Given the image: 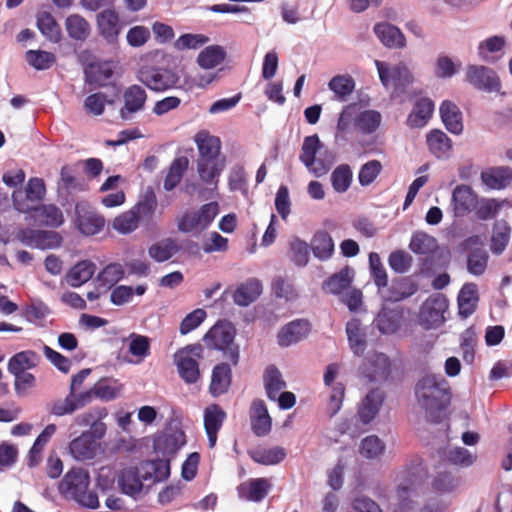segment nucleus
<instances>
[{"label": "nucleus", "mask_w": 512, "mask_h": 512, "mask_svg": "<svg viewBox=\"0 0 512 512\" xmlns=\"http://www.w3.org/2000/svg\"><path fill=\"white\" fill-rule=\"evenodd\" d=\"M39 355L33 350H24L15 353L8 361L7 369L9 373L23 372L36 367V360Z\"/></svg>", "instance_id": "obj_50"}, {"label": "nucleus", "mask_w": 512, "mask_h": 512, "mask_svg": "<svg viewBox=\"0 0 512 512\" xmlns=\"http://www.w3.org/2000/svg\"><path fill=\"white\" fill-rule=\"evenodd\" d=\"M152 479L150 471L140 473V466H129L118 472L117 483L122 494L137 499L145 488L144 482Z\"/></svg>", "instance_id": "obj_10"}, {"label": "nucleus", "mask_w": 512, "mask_h": 512, "mask_svg": "<svg viewBox=\"0 0 512 512\" xmlns=\"http://www.w3.org/2000/svg\"><path fill=\"white\" fill-rule=\"evenodd\" d=\"M90 484L89 473L81 468H72L59 482L61 494H70L71 498L81 507L97 509L100 506L99 497L94 491H87Z\"/></svg>", "instance_id": "obj_3"}, {"label": "nucleus", "mask_w": 512, "mask_h": 512, "mask_svg": "<svg viewBox=\"0 0 512 512\" xmlns=\"http://www.w3.org/2000/svg\"><path fill=\"white\" fill-rule=\"evenodd\" d=\"M124 105L119 110V117L123 121H129L133 115L141 112L145 108L147 93L145 89L133 84L128 86L123 92Z\"/></svg>", "instance_id": "obj_17"}, {"label": "nucleus", "mask_w": 512, "mask_h": 512, "mask_svg": "<svg viewBox=\"0 0 512 512\" xmlns=\"http://www.w3.org/2000/svg\"><path fill=\"white\" fill-rule=\"evenodd\" d=\"M387 288V294L383 296L385 302L396 303L414 295L418 289V283L410 277L394 278Z\"/></svg>", "instance_id": "obj_24"}, {"label": "nucleus", "mask_w": 512, "mask_h": 512, "mask_svg": "<svg viewBox=\"0 0 512 512\" xmlns=\"http://www.w3.org/2000/svg\"><path fill=\"white\" fill-rule=\"evenodd\" d=\"M25 60L37 71H44L52 67L56 61L54 53L37 49L27 50L25 52Z\"/></svg>", "instance_id": "obj_54"}, {"label": "nucleus", "mask_w": 512, "mask_h": 512, "mask_svg": "<svg viewBox=\"0 0 512 512\" xmlns=\"http://www.w3.org/2000/svg\"><path fill=\"white\" fill-rule=\"evenodd\" d=\"M194 141L200 155V159L197 161L199 177L203 183L213 184L216 190L219 182L218 178L224 168L223 164L215 162L221 151L220 138L211 135L207 131H200L195 135Z\"/></svg>", "instance_id": "obj_1"}, {"label": "nucleus", "mask_w": 512, "mask_h": 512, "mask_svg": "<svg viewBox=\"0 0 512 512\" xmlns=\"http://www.w3.org/2000/svg\"><path fill=\"white\" fill-rule=\"evenodd\" d=\"M373 31L379 41L387 48H404L406 38L399 27L388 22L376 23Z\"/></svg>", "instance_id": "obj_25"}, {"label": "nucleus", "mask_w": 512, "mask_h": 512, "mask_svg": "<svg viewBox=\"0 0 512 512\" xmlns=\"http://www.w3.org/2000/svg\"><path fill=\"white\" fill-rule=\"evenodd\" d=\"M56 429L57 427L55 424H48L36 437L28 452L29 467L33 468L39 465L41 461V452L56 432Z\"/></svg>", "instance_id": "obj_40"}, {"label": "nucleus", "mask_w": 512, "mask_h": 512, "mask_svg": "<svg viewBox=\"0 0 512 512\" xmlns=\"http://www.w3.org/2000/svg\"><path fill=\"white\" fill-rule=\"evenodd\" d=\"M140 223V217L134 216L130 210L121 213L112 221V228L121 235L134 232Z\"/></svg>", "instance_id": "obj_64"}, {"label": "nucleus", "mask_w": 512, "mask_h": 512, "mask_svg": "<svg viewBox=\"0 0 512 512\" xmlns=\"http://www.w3.org/2000/svg\"><path fill=\"white\" fill-rule=\"evenodd\" d=\"M233 380V372L231 365L226 362L216 364L211 372V381L209 384V393L212 397L217 398L226 394Z\"/></svg>", "instance_id": "obj_22"}, {"label": "nucleus", "mask_w": 512, "mask_h": 512, "mask_svg": "<svg viewBox=\"0 0 512 512\" xmlns=\"http://www.w3.org/2000/svg\"><path fill=\"white\" fill-rule=\"evenodd\" d=\"M489 260V254L482 248H474L466 258V268L469 274L481 276L484 274Z\"/></svg>", "instance_id": "obj_55"}, {"label": "nucleus", "mask_w": 512, "mask_h": 512, "mask_svg": "<svg viewBox=\"0 0 512 512\" xmlns=\"http://www.w3.org/2000/svg\"><path fill=\"white\" fill-rule=\"evenodd\" d=\"M330 181L333 190L342 194L349 190L353 181V171L349 164H339L331 173Z\"/></svg>", "instance_id": "obj_47"}, {"label": "nucleus", "mask_w": 512, "mask_h": 512, "mask_svg": "<svg viewBox=\"0 0 512 512\" xmlns=\"http://www.w3.org/2000/svg\"><path fill=\"white\" fill-rule=\"evenodd\" d=\"M385 398V393L381 389H371L358 408L357 416L359 421L364 425L370 424L378 415Z\"/></svg>", "instance_id": "obj_21"}, {"label": "nucleus", "mask_w": 512, "mask_h": 512, "mask_svg": "<svg viewBox=\"0 0 512 512\" xmlns=\"http://www.w3.org/2000/svg\"><path fill=\"white\" fill-rule=\"evenodd\" d=\"M465 80L480 91L499 92L501 89V81L497 73L484 65H468Z\"/></svg>", "instance_id": "obj_11"}, {"label": "nucleus", "mask_w": 512, "mask_h": 512, "mask_svg": "<svg viewBox=\"0 0 512 512\" xmlns=\"http://www.w3.org/2000/svg\"><path fill=\"white\" fill-rule=\"evenodd\" d=\"M383 166L377 159H372L360 166L358 171V182L360 186L367 187L371 185L380 175Z\"/></svg>", "instance_id": "obj_63"}, {"label": "nucleus", "mask_w": 512, "mask_h": 512, "mask_svg": "<svg viewBox=\"0 0 512 512\" xmlns=\"http://www.w3.org/2000/svg\"><path fill=\"white\" fill-rule=\"evenodd\" d=\"M226 416V412L220 405L211 404L207 406L203 413L204 429L219 431Z\"/></svg>", "instance_id": "obj_62"}, {"label": "nucleus", "mask_w": 512, "mask_h": 512, "mask_svg": "<svg viewBox=\"0 0 512 512\" xmlns=\"http://www.w3.org/2000/svg\"><path fill=\"white\" fill-rule=\"evenodd\" d=\"M171 459L168 457H156L154 459H144L140 461V468L152 467V479L155 483L166 481L171 475Z\"/></svg>", "instance_id": "obj_45"}, {"label": "nucleus", "mask_w": 512, "mask_h": 512, "mask_svg": "<svg viewBox=\"0 0 512 512\" xmlns=\"http://www.w3.org/2000/svg\"><path fill=\"white\" fill-rule=\"evenodd\" d=\"M178 252H180L178 242L173 238L155 242L148 248L149 257L157 263L170 260Z\"/></svg>", "instance_id": "obj_41"}, {"label": "nucleus", "mask_w": 512, "mask_h": 512, "mask_svg": "<svg viewBox=\"0 0 512 512\" xmlns=\"http://www.w3.org/2000/svg\"><path fill=\"white\" fill-rule=\"evenodd\" d=\"M185 444L186 435L179 419H171L165 431H158L152 436L153 452L171 460Z\"/></svg>", "instance_id": "obj_6"}, {"label": "nucleus", "mask_w": 512, "mask_h": 512, "mask_svg": "<svg viewBox=\"0 0 512 512\" xmlns=\"http://www.w3.org/2000/svg\"><path fill=\"white\" fill-rule=\"evenodd\" d=\"M310 249L315 258L320 261H327L334 254L335 244L326 230H318L311 239Z\"/></svg>", "instance_id": "obj_35"}, {"label": "nucleus", "mask_w": 512, "mask_h": 512, "mask_svg": "<svg viewBox=\"0 0 512 512\" xmlns=\"http://www.w3.org/2000/svg\"><path fill=\"white\" fill-rule=\"evenodd\" d=\"M385 451V443L377 435L364 437L359 446V453L366 459L379 458Z\"/></svg>", "instance_id": "obj_58"}, {"label": "nucleus", "mask_w": 512, "mask_h": 512, "mask_svg": "<svg viewBox=\"0 0 512 512\" xmlns=\"http://www.w3.org/2000/svg\"><path fill=\"white\" fill-rule=\"evenodd\" d=\"M263 292V286L258 278H249L239 284L233 292V302L239 307H248L255 302Z\"/></svg>", "instance_id": "obj_28"}, {"label": "nucleus", "mask_w": 512, "mask_h": 512, "mask_svg": "<svg viewBox=\"0 0 512 512\" xmlns=\"http://www.w3.org/2000/svg\"><path fill=\"white\" fill-rule=\"evenodd\" d=\"M479 302L478 287L473 282L465 283L458 292L457 305L458 316L466 319L471 316L477 309Z\"/></svg>", "instance_id": "obj_27"}, {"label": "nucleus", "mask_w": 512, "mask_h": 512, "mask_svg": "<svg viewBox=\"0 0 512 512\" xmlns=\"http://www.w3.org/2000/svg\"><path fill=\"white\" fill-rule=\"evenodd\" d=\"M392 373L390 358L382 352L375 353L369 361L366 377L370 382H386Z\"/></svg>", "instance_id": "obj_32"}, {"label": "nucleus", "mask_w": 512, "mask_h": 512, "mask_svg": "<svg viewBox=\"0 0 512 512\" xmlns=\"http://www.w3.org/2000/svg\"><path fill=\"white\" fill-rule=\"evenodd\" d=\"M371 278L375 286L380 290L388 287V275L380 256L377 252H370L368 255Z\"/></svg>", "instance_id": "obj_59"}, {"label": "nucleus", "mask_w": 512, "mask_h": 512, "mask_svg": "<svg viewBox=\"0 0 512 512\" xmlns=\"http://www.w3.org/2000/svg\"><path fill=\"white\" fill-rule=\"evenodd\" d=\"M98 34L109 45L118 43L119 35L122 30L118 13L111 8L102 10L96 17Z\"/></svg>", "instance_id": "obj_16"}, {"label": "nucleus", "mask_w": 512, "mask_h": 512, "mask_svg": "<svg viewBox=\"0 0 512 512\" xmlns=\"http://www.w3.org/2000/svg\"><path fill=\"white\" fill-rule=\"evenodd\" d=\"M123 341H129V353L138 357L140 360H143L150 355L149 337L133 332L127 338H124Z\"/></svg>", "instance_id": "obj_61"}, {"label": "nucleus", "mask_w": 512, "mask_h": 512, "mask_svg": "<svg viewBox=\"0 0 512 512\" xmlns=\"http://www.w3.org/2000/svg\"><path fill=\"white\" fill-rule=\"evenodd\" d=\"M355 271L349 265L344 266L338 272L326 278L322 284L324 292L332 295H340L350 288L353 283Z\"/></svg>", "instance_id": "obj_29"}, {"label": "nucleus", "mask_w": 512, "mask_h": 512, "mask_svg": "<svg viewBox=\"0 0 512 512\" xmlns=\"http://www.w3.org/2000/svg\"><path fill=\"white\" fill-rule=\"evenodd\" d=\"M236 333V327L231 321L220 319L204 334L202 340L209 348L222 352L231 365L237 366L240 348L234 343Z\"/></svg>", "instance_id": "obj_4"}, {"label": "nucleus", "mask_w": 512, "mask_h": 512, "mask_svg": "<svg viewBox=\"0 0 512 512\" xmlns=\"http://www.w3.org/2000/svg\"><path fill=\"white\" fill-rule=\"evenodd\" d=\"M449 307L447 297L442 293L429 296L421 305L418 320L425 330L435 329L445 322L444 313Z\"/></svg>", "instance_id": "obj_7"}, {"label": "nucleus", "mask_w": 512, "mask_h": 512, "mask_svg": "<svg viewBox=\"0 0 512 512\" xmlns=\"http://www.w3.org/2000/svg\"><path fill=\"white\" fill-rule=\"evenodd\" d=\"M136 78L149 90L165 93L175 90L181 77L176 69L157 64H145L139 67Z\"/></svg>", "instance_id": "obj_5"}, {"label": "nucleus", "mask_w": 512, "mask_h": 512, "mask_svg": "<svg viewBox=\"0 0 512 512\" xmlns=\"http://www.w3.org/2000/svg\"><path fill=\"white\" fill-rule=\"evenodd\" d=\"M355 80L349 74L336 75L328 83V89L335 94L340 101H345L355 89Z\"/></svg>", "instance_id": "obj_51"}, {"label": "nucleus", "mask_w": 512, "mask_h": 512, "mask_svg": "<svg viewBox=\"0 0 512 512\" xmlns=\"http://www.w3.org/2000/svg\"><path fill=\"white\" fill-rule=\"evenodd\" d=\"M36 25L40 33L50 42L59 43L62 40L61 27L50 12L39 13Z\"/></svg>", "instance_id": "obj_37"}, {"label": "nucleus", "mask_w": 512, "mask_h": 512, "mask_svg": "<svg viewBox=\"0 0 512 512\" xmlns=\"http://www.w3.org/2000/svg\"><path fill=\"white\" fill-rule=\"evenodd\" d=\"M409 249L417 255L434 254L438 249V242L434 236L424 231H415L411 236Z\"/></svg>", "instance_id": "obj_43"}, {"label": "nucleus", "mask_w": 512, "mask_h": 512, "mask_svg": "<svg viewBox=\"0 0 512 512\" xmlns=\"http://www.w3.org/2000/svg\"><path fill=\"white\" fill-rule=\"evenodd\" d=\"M85 82L89 85H93L97 82L95 73L99 74L104 79H111L114 71L110 65V62H90L84 67L83 70Z\"/></svg>", "instance_id": "obj_60"}, {"label": "nucleus", "mask_w": 512, "mask_h": 512, "mask_svg": "<svg viewBox=\"0 0 512 512\" xmlns=\"http://www.w3.org/2000/svg\"><path fill=\"white\" fill-rule=\"evenodd\" d=\"M434 393L422 392L418 398L426 411L427 419L432 424H440L444 419V411L450 405L451 393L449 386L435 391Z\"/></svg>", "instance_id": "obj_9"}, {"label": "nucleus", "mask_w": 512, "mask_h": 512, "mask_svg": "<svg viewBox=\"0 0 512 512\" xmlns=\"http://www.w3.org/2000/svg\"><path fill=\"white\" fill-rule=\"evenodd\" d=\"M30 218L35 222L52 228H58L63 225L64 217L61 209L55 204H40L34 206Z\"/></svg>", "instance_id": "obj_31"}, {"label": "nucleus", "mask_w": 512, "mask_h": 512, "mask_svg": "<svg viewBox=\"0 0 512 512\" xmlns=\"http://www.w3.org/2000/svg\"><path fill=\"white\" fill-rule=\"evenodd\" d=\"M176 366L180 378L186 384H194L199 380L201 373L196 359L188 355L181 356L176 360Z\"/></svg>", "instance_id": "obj_48"}, {"label": "nucleus", "mask_w": 512, "mask_h": 512, "mask_svg": "<svg viewBox=\"0 0 512 512\" xmlns=\"http://www.w3.org/2000/svg\"><path fill=\"white\" fill-rule=\"evenodd\" d=\"M157 208V197L152 187H147L143 199L138 201L137 204L130 209L134 216L140 217H152Z\"/></svg>", "instance_id": "obj_57"}, {"label": "nucleus", "mask_w": 512, "mask_h": 512, "mask_svg": "<svg viewBox=\"0 0 512 512\" xmlns=\"http://www.w3.org/2000/svg\"><path fill=\"white\" fill-rule=\"evenodd\" d=\"M428 150L437 159H447L453 147L451 138L441 129L434 128L426 134Z\"/></svg>", "instance_id": "obj_30"}, {"label": "nucleus", "mask_w": 512, "mask_h": 512, "mask_svg": "<svg viewBox=\"0 0 512 512\" xmlns=\"http://www.w3.org/2000/svg\"><path fill=\"white\" fill-rule=\"evenodd\" d=\"M65 28L68 36L76 41H85L90 34L88 21L79 14H71L65 20Z\"/></svg>", "instance_id": "obj_46"}, {"label": "nucleus", "mask_w": 512, "mask_h": 512, "mask_svg": "<svg viewBox=\"0 0 512 512\" xmlns=\"http://www.w3.org/2000/svg\"><path fill=\"white\" fill-rule=\"evenodd\" d=\"M480 179L488 190H504L512 183V168L492 166L481 171Z\"/></svg>", "instance_id": "obj_20"}, {"label": "nucleus", "mask_w": 512, "mask_h": 512, "mask_svg": "<svg viewBox=\"0 0 512 512\" xmlns=\"http://www.w3.org/2000/svg\"><path fill=\"white\" fill-rule=\"evenodd\" d=\"M439 116L445 129L453 134L463 133V113L459 106L452 100L445 99L439 105Z\"/></svg>", "instance_id": "obj_19"}, {"label": "nucleus", "mask_w": 512, "mask_h": 512, "mask_svg": "<svg viewBox=\"0 0 512 512\" xmlns=\"http://www.w3.org/2000/svg\"><path fill=\"white\" fill-rule=\"evenodd\" d=\"M50 314L49 306L39 298L32 299L30 304H25L20 310L21 317L29 323L43 320Z\"/></svg>", "instance_id": "obj_53"}, {"label": "nucleus", "mask_w": 512, "mask_h": 512, "mask_svg": "<svg viewBox=\"0 0 512 512\" xmlns=\"http://www.w3.org/2000/svg\"><path fill=\"white\" fill-rule=\"evenodd\" d=\"M345 332L350 349L356 356H361L367 348L366 333L361 328V321L352 318L345 325Z\"/></svg>", "instance_id": "obj_34"}, {"label": "nucleus", "mask_w": 512, "mask_h": 512, "mask_svg": "<svg viewBox=\"0 0 512 512\" xmlns=\"http://www.w3.org/2000/svg\"><path fill=\"white\" fill-rule=\"evenodd\" d=\"M289 260L298 268H304L309 262V245L298 236H293L288 247Z\"/></svg>", "instance_id": "obj_49"}, {"label": "nucleus", "mask_w": 512, "mask_h": 512, "mask_svg": "<svg viewBox=\"0 0 512 512\" xmlns=\"http://www.w3.org/2000/svg\"><path fill=\"white\" fill-rule=\"evenodd\" d=\"M478 194L466 184L457 185L451 195L450 208L455 218H463L475 209Z\"/></svg>", "instance_id": "obj_14"}, {"label": "nucleus", "mask_w": 512, "mask_h": 512, "mask_svg": "<svg viewBox=\"0 0 512 512\" xmlns=\"http://www.w3.org/2000/svg\"><path fill=\"white\" fill-rule=\"evenodd\" d=\"M502 205L499 200L495 198L477 197V204H475V215L481 221L494 219Z\"/></svg>", "instance_id": "obj_56"}, {"label": "nucleus", "mask_w": 512, "mask_h": 512, "mask_svg": "<svg viewBox=\"0 0 512 512\" xmlns=\"http://www.w3.org/2000/svg\"><path fill=\"white\" fill-rule=\"evenodd\" d=\"M16 238L27 247L43 251L59 248L63 243V238L57 231L29 227L20 228Z\"/></svg>", "instance_id": "obj_8"}, {"label": "nucleus", "mask_w": 512, "mask_h": 512, "mask_svg": "<svg viewBox=\"0 0 512 512\" xmlns=\"http://www.w3.org/2000/svg\"><path fill=\"white\" fill-rule=\"evenodd\" d=\"M312 325L308 319H294L283 325L277 333V344L286 348L306 339L311 333Z\"/></svg>", "instance_id": "obj_13"}, {"label": "nucleus", "mask_w": 512, "mask_h": 512, "mask_svg": "<svg viewBox=\"0 0 512 512\" xmlns=\"http://www.w3.org/2000/svg\"><path fill=\"white\" fill-rule=\"evenodd\" d=\"M272 484L267 478H252L237 487L238 496L250 502H261L269 493Z\"/></svg>", "instance_id": "obj_26"}, {"label": "nucleus", "mask_w": 512, "mask_h": 512, "mask_svg": "<svg viewBox=\"0 0 512 512\" xmlns=\"http://www.w3.org/2000/svg\"><path fill=\"white\" fill-rule=\"evenodd\" d=\"M403 318L404 311L401 307L390 308L382 305L374 317L372 325L382 335H393L401 328Z\"/></svg>", "instance_id": "obj_18"}, {"label": "nucleus", "mask_w": 512, "mask_h": 512, "mask_svg": "<svg viewBox=\"0 0 512 512\" xmlns=\"http://www.w3.org/2000/svg\"><path fill=\"white\" fill-rule=\"evenodd\" d=\"M85 209V203L77 202L74 207V224L77 230L83 236H94L102 231L105 226L104 216L93 211L82 212Z\"/></svg>", "instance_id": "obj_15"}, {"label": "nucleus", "mask_w": 512, "mask_h": 512, "mask_svg": "<svg viewBox=\"0 0 512 512\" xmlns=\"http://www.w3.org/2000/svg\"><path fill=\"white\" fill-rule=\"evenodd\" d=\"M324 148L318 134L304 137L299 160L317 178L326 175L335 162V153Z\"/></svg>", "instance_id": "obj_2"}, {"label": "nucleus", "mask_w": 512, "mask_h": 512, "mask_svg": "<svg viewBox=\"0 0 512 512\" xmlns=\"http://www.w3.org/2000/svg\"><path fill=\"white\" fill-rule=\"evenodd\" d=\"M125 276L124 269L119 263H109L96 276V288L111 289L113 285L122 280Z\"/></svg>", "instance_id": "obj_42"}, {"label": "nucleus", "mask_w": 512, "mask_h": 512, "mask_svg": "<svg viewBox=\"0 0 512 512\" xmlns=\"http://www.w3.org/2000/svg\"><path fill=\"white\" fill-rule=\"evenodd\" d=\"M94 398H96L94 387L80 393L74 392L71 397L67 394L63 401L57 400L51 404L49 413L57 417L70 415L90 404Z\"/></svg>", "instance_id": "obj_12"}, {"label": "nucleus", "mask_w": 512, "mask_h": 512, "mask_svg": "<svg viewBox=\"0 0 512 512\" xmlns=\"http://www.w3.org/2000/svg\"><path fill=\"white\" fill-rule=\"evenodd\" d=\"M247 454L255 463L265 466L277 465L281 463L287 455L285 449L280 446L269 449H249Z\"/></svg>", "instance_id": "obj_39"}, {"label": "nucleus", "mask_w": 512, "mask_h": 512, "mask_svg": "<svg viewBox=\"0 0 512 512\" xmlns=\"http://www.w3.org/2000/svg\"><path fill=\"white\" fill-rule=\"evenodd\" d=\"M435 111V103L429 97H420L414 104L406 119V125L410 128H423L432 118Z\"/></svg>", "instance_id": "obj_23"}, {"label": "nucleus", "mask_w": 512, "mask_h": 512, "mask_svg": "<svg viewBox=\"0 0 512 512\" xmlns=\"http://www.w3.org/2000/svg\"><path fill=\"white\" fill-rule=\"evenodd\" d=\"M511 237V226L505 219L496 220L492 227L491 251L500 255L507 247Z\"/></svg>", "instance_id": "obj_38"}, {"label": "nucleus", "mask_w": 512, "mask_h": 512, "mask_svg": "<svg viewBox=\"0 0 512 512\" xmlns=\"http://www.w3.org/2000/svg\"><path fill=\"white\" fill-rule=\"evenodd\" d=\"M69 452L77 461L92 460L96 455V443L82 432L69 443Z\"/></svg>", "instance_id": "obj_36"}, {"label": "nucleus", "mask_w": 512, "mask_h": 512, "mask_svg": "<svg viewBox=\"0 0 512 512\" xmlns=\"http://www.w3.org/2000/svg\"><path fill=\"white\" fill-rule=\"evenodd\" d=\"M381 113L377 110H364L356 115L355 125L363 134H372L380 126Z\"/></svg>", "instance_id": "obj_52"}, {"label": "nucleus", "mask_w": 512, "mask_h": 512, "mask_svg": "<svg viewBox=\"0 0 512 512\" xmlns=\"http://www.w3.org/2000/svg\"><path fill=\"white\" fill-rule=\"evenodd\" d=\"M227 52L221 45H210L205 47L197 56V64L202 69H212L222 63Z\"/></svg>", "instance_id": "obj_44"}, {"label": "nucleus", "mask_w": 512, "mask_h": 512, "mask_svg": "<svg viewBox=\"0 0 512 512\" xmlns=\"http://www.w3.org/2000/svg\"><path fill=\"white\" fill-rule=\"evenodd\" d=\"M96 269V264L93 261L89 259L80 260L67 272V282L71 287L79 288L93 278Z\"/></svg>", "instance_id": "obj_33"}]
</instances>
